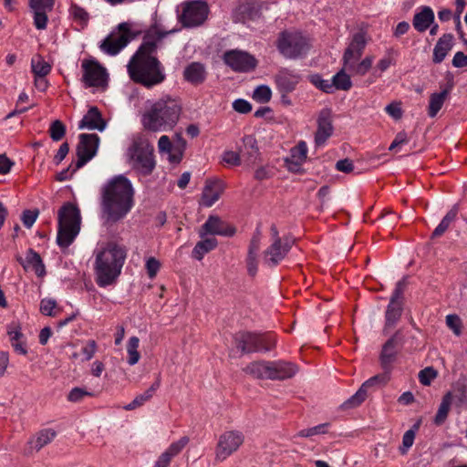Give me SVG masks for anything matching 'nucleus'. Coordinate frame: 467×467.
Masks as SVG:
<instances>
[{
	"label": "nucleus",
	"instance_id": "nucleus-18",
	"mask_svg": "<svg viewBox=\"0 0 467 467\" xmlns=\"http://www.w3.org/2000/svg\"><path fill=\"white\" fill-rule=\"evenodd\" d=\"M235 233V227L228 224L217 215H210L198 231L201 238H204L208 234L230 237Z\"/></svg>",
	"mask_w": 467,
	"mask_h": 467
},
{
	"label": "nucleus",
	"instance_id": "nucleus-50",
	"mask_svg": "<svg viewBox=\"0 0 467 467\" xmlns=\"http://www.w3.org/2000/svg\"><path fill=\"white\" fill-rule=\"evenodd\" d=\"M414 428L415 430L410 429L407 431L402 437V445L400 447L401 454H406L409 449L413 445L418 426L415 425Z\"/></svg>",
	"mask_w": 467,
	"mask_h": 467
},
{
	"label": "nucleus",
	"instance_id": "nucleus-64",
	"mask_svg": "<svg viewBox=\"0 0 467 467\" xmlns=\"http://www.w3.org/2000/svg\"><path fill=\"white\" fill-rule=\"evenodd\" d=\"M452 66L455 67H467V55L463 52L458 51L455 53L452 58Z\"/></svg>",
	"mask_w": 467,
	"mask_h": 467
},
{
	"label": "nucleus",
	"instance_id": "nucleus-43",
	"mask_svg": "<svg viewBox=\"0 0 467 467\" xmlns=\"http://www.w3.org/2000/svg\"><path fill=\"white\" fill-rule=\"evenodd\" d=\"M457 213V208L453 207L442 218L439 225L434 229L431 237L436 238L441 236L450 227L451 223L455 221Z\"/></svg>",
	"mask_w": 467,
	"mask_h": 467
},
{
	"label": "nucleus",
	"instance_id": "nucleus-38",
	"mask_svg": "<svg viewBox=\"0 0 467 467\" xmlns=\"http://www.w3.org/2000/svg\"><path fill=\"white\" fill-rule=\"evenodd\" d=\"M449 95V89H444L439 93H432L430 97L428 115L431 118H434L442 108L447 97Z\"/></svg>",
	"mask_w": 467,
	"mask_h": 467
},
{
	"label": "nucleus",
	"instance_id": "nucleus-35",
	"mask_svg": "<svg viewBox=\"0 0 467 467\" xmlns=\"http://www.w3.org/2000/svg\"><path fill=\"white\" fill-rule=\"evenodd\" d=\"M158 148L160 152H165L170 155V161L172 162H179L182 159V152L172 145L168 136L162 135L158 141Z\"/></svg>",
	"mask_w": 467,
	"mask_h": 467
},
{
	"label": "nucleus",
	"instance_id": "nucleus-22",
	"mask_svg": "<svg viewBox=\"0 0 467 467\" xmlns=\"http://www.w3.org/2000/svg\"><path fill=\"white\" fill-rule=\"evenodd\" d=\"M223 189V183L221 181L215 179L206 180L200 203L205 207H211L219 200Z\"/></svg>",
	"mask_w": 467,
	"mask_h": 467
},
{
	"label": "nucleus",
	"instance_id": "nucleus-10",
	"mask_svg": "<svg viewBox=\"0 0 467 467\" xmlns=\"http://www.w3.org/2000/svg\"><path fill=\"white\" fill-rule=\"evenodd\" d=\"M244 434L239 430H226L218 438L215 461L223 462L236 452L244 442Z\"/></svg>",
	"mask_w": 467,
	"mask_h": 467
},
{
	"label": "nucleus",
	"instance_id": "nucleus-9",
	"mask_svg": "<svg viewBox=\"0 0 467 467\" xmlns=\"http://www.w3.org/2000/svg\"><path fill=\"white\" fill-rule=\"evenodd\" d=\"M277 48L286 58H297L309 50L308 39L299 32H282L277 39Z\"/></svg>",
	"mask_w": 467,
	"mask_h": 467
},
{
	"label": "nucleus",
	"instance_id": "nucleus-40",
	"mask_svg": "<svg viewBox=\"0 0 467 467\" xmlns=\"http://www.w3.org/2000/svg\"><path fill=\"white\" fill-rule=\"evenodd\" d=\"M402 305L403 303L389 302L386 311V322L384 330L393 327L399 321L402 313Z\"/></svg>",
	"mask_w": 467,
	"mask_h": 467
},
{
	"label": "nucleus",
	"instance_id": "nucleus-60",
	"mask_svg": "<svg viewBox=\"0 0 467 467\" xmlns=\"http://www.w3.org/2000/svg\"><path fill=\"white\" fill-rule=\"evenodd\" d=\"M161 268V263L155 257H150L146 261V270L150 278H154Z\"/></svg>",
	"mask_w": 467,
	"mask_h": 467
},
{
	"label": "nucleus",
	"instance_id": "nucleus-6",
	"mask_svg": "<svg viewBox=\"0 0 467 467\" xmlns=\"http://www.w3.org/2000/svg\"><path fill=\"white\" fill-rule=\"evenodd\" d=\"M153 151V146L143 137L139 136L133 140L128 155L130 163L138 175L148 176L152 173L156 166Z\"/></svg>",
	"mask_w": 467,
	"mask_h": 467
},
{
	"label": "nucleus",
	"instance_id": "nucleus-27",
	"mask_svg": "<svg viewBox=\"0 0 467 467\" xmlns=\"http://www.w3.org/2000/svg\"><path fill=\"white\" fill-rule=\"evenodd\" d=\"M188 442V437H182L179 441L172 442L169 448L158 458L154 467H168L171 459L178 455Z\"/></svg>",
	"mask_w": 467,
	"mask_h": 467
},
{
	"label": "nucleus",
	"instance_id": "nucleus-24",
	"mask_svg": "<svg viewBox=\"0 0 467 467\" xmlns=\"http://www.w3.org/2000/svg\"><path fill=\"white\" fill-rule=\"evenodd\" d=\"M240 153L244 163L247 166L254 165L260 157L257 140L253 135H246L243 138V146Z\"/></svg>",
	"mask_w": 467,
	"mask_h": 467
},
{
	"label": "nucleus",
	"instance_id": "nucleus-63",
	"mask_svg": "<svg viewBox=\"0 0 467 467\" xmlns=\"http://www.w3.org/2000/svg\"><path fill=\"white\" fill-rule=\"evenodd\" d=\"M233 108L235 111L246 114L249 113L252 110V105L245 99H236L233 103Z\"/></svg>",
	"mask_w": 467,
	"mask_h": 467
},
{
	"label": "nucleus",
	"instance_id": "nucleus-39",
	"mask_svg": "<svg viewBox=\"0 0 467 467\" xmlns=\"http://www.w3.org/2000/svg\"><path fill=\"white\" fill-rule=\"evenodd\" d=\"M347 71H348V68L342 67V68L333 76L331 80L334 90L348 91L352 88L350 75L348 74Z\"/></svg>",
	"mask_w": 467,
	"mask_h": 467
},
{
	"label": "nucleus",
	"instance_id": "nucleus-30",
	"mask_svg": "<svg viewBox=\"0 0 467 467\" xmlns=\"http://www.w3.org/2000/svg\"><path fill=\"white\" fill-rule=\"evenodd\" d=\"M271 361L257 360L249 363L243 371L255 379H270Z\"/></svg>",
	"mask_w": 467,
	"mask_h": 467
},
{
	"label": "nucleus",
	"instance_id": "nucleus-29",
	"mask_svg": "<svg viewBox=\"0 0 467 467\" xmlns=\"http://www.w3.org/2000/svg\"><path fill=\"white\" fill-rule=\"evenodd\" d=\"M18 261L25 270H32L37 276H43L46 274L45 265L40 255L32 249L28 250L25 259L20 257Z\"/></svg>",
	"mask_w": 467,
	"mask_h": 467
},
{
	"label": "nucleus",
	"instance_id": "nucleus-44",
	"mask_svg": "<svg viewBox=\"0 0 467 467\" xmlns=\"http://www.w3.org/2000/svg\"><path fill=\"white\" fill-rule=\"evenodd\" d=\"M307 157V146L305 141H300L298 144L291 150L292 163L296 166H301L306 160Z\"/></svg>",
	"mask_w": 467,
	"mask_h": 467
},
{
	"label": "nucleus",
	"instance_id": "nucleus-16",
	"mask_svg": "<svg viewBox=\"0 0 467 467\" xmlns=\"http://www.w3.org/2000/svg\"><path fill=\"white\" fill-rule=\"evenodd\" d=\"M265 3L261 0H239L234 12L235 22L255 21L262 16Z\"/></svg>",
	"mask_w": 467,
	"mask_h": 467
},
{
	"label": "nucleus",
	"instance_id": "nucleus-37",
	"mask_svg": "<svg viewBox=\"0 0 467 467\" xmlns=\"http://www.w3.org/2000/svg\"><path fill=\"white\" fill-rule=\"evenodd\" d=\"M30 8L34 13V25L39 30H44L47 28V12H50L53 7H47L44 5H38V6H35L33 4H29Z\"/></svg>",
	"mask_w": 467,
	"mask_h": 467
},
{
	"label": "nucleus",
	"instance_id": "nucleus-61",
	"mask_svg": "<svg viewBox=\"0 0 467 467\" xmlns=\"http://www.w3.org/2000/svg\"><path fill=\"white\" fill-rule=\"evenodd\" d=\"M38 216V211L26 210L22 214V222L26 228L32 227Z\"/></svg>",
	"mask_w": 467,
	"mask_h": 467
},
{
	"label": "nucleus",
	"instance_id": "nucleus-11",
	"mask_svg": "<svg viewBox=\"0 0 467 467\" xmlns=\"http://www.w3.org/2000/svg\"><path fill=\"white\" fill-rule=\"evenodd\" d=\"M82 81L85 87L104 89L108 86V74L106 68L98 61L85 59L82 61Z\"/></svg>",
	"mask_w": 467,
	"mask_h": 467
},
{
	"label": "nucleus",
	"instance_id": "nucleus-5",
	"mask_svg": "<svg viewBox=\"0 0 467 467\" xmlns=\"http://www.w3.org/2000/svg\"><path fill=\"white\" fill-rule=\"evenodd\" d=\"M57 220V243L59 247L67 248L80 231V211L75 204L67 202L58 210Z\"/></svg>",
	"mask_w": 467,
	"mask_h": 467
},
{
	"label": "nucleus",
	"instance_id": "nucleus-15",
	"mask_svg": "<svg viewBox=\"0 0 467 467\" xmlns=\"http://www.w3.org/2000/svg\"><path fill=\"white\" fill-rule=\"evenodd\" d=\"M99 143V138L97 134L79 135V142L77 147L78 161L75 164V170L83 167L97 153Z\"/></svg>",
	"mask_w": 467,
	"mask_h": 467
},
{
	"label": "nucleus",
	"instance_id": "nucleus-20",
	"mask_svg": "<svg viewBox=\"0 0 467 467\" xmlns=\"http://www.w3.org/2000/svg\"><path fill=\"white\" fill-rule=\"evenodd\" d=\"M301 79L299 73L288 68H281L275 76V83L279 92H293Z\"/></svg>",
	"mask_w": 467,
	"mask_h": 467
},
{
	"label": "nucleus",
	"instance_id": "nucleus-4",
	"mask_svg": "<svg viewBox=\"0 0 467 467\" xmlns=\"http://www.w3.org/2000/svg\"><path fill=\"white\" fill-rule=\"evenodd\" d=\"M182 113L180 103L171 97H165L150 103L141 115V124L152 132L172 130Z\"/></svg>",
	"mask_w": 467,
	"mask_h": 467
},
{
	"label": "nucleus",
	"instance_id": "nucleus-3",
	"mask_svg": "<svg viewBox=\"0 0 467 467\" xmlns=\"http://www.w3.org/2000/svg\"><path fill=\"white\" fill-rule=\"evenodd\" d=\"M95 280L99 287L116 283L127 258V248L116 242H108L94 252Z\"/></svg>",
	"mask_w": 467,
	"mask_h": 467
},
{
	"label": "nucleus",
	"instance_id": "nucleus-8",
	"mask_svg": "<svg viewBox=\"0 0 467 467\" xmlns=\"http://www.w3.org/2000/svg\"><path fill=\"white\" fill-rule=\"evenodd\" d=\"M237 349L242 354L255 352H267L275 348L276 344L275 337L272 333H256L250 331H240L234 337Z\"/></svg>",
	"mask_w": 467,
	"mask_h": 467
},
{
	"label": "nucleus",
	"instance_id": "nucleus-36",
	"mask_svg": "<svg viewBox=\"0 0 467 467\" xmlns=\"http://www.w3.org/2000/svg\"><path fill=\"white\" fill-rule=\"evenodd\" d=\"M398 348L390 342L386 341L380 354V364L384 370L390 371L391 365L395 361Z\"/></svg>",
	"mask_w": 467,
	"mask_h": 467
},
{
	"label": "nucleus",
	"instance_id": "nucleus-49",
	"mask_svg": "<svg viewBox=\"0 0 467 467\" xmlns=\"http://www.w3.org/2000/svg\"><path fill=\"white\" fill-rule=\"evenodd\" d=\"M310 81L317 88H319L320 90H322L326 93L331 94L335 91L334 88H333L332 80L330 81L327 79H323L319 75L312 76Z\"/></svg>",
	"mask_w": 467,
	"mask_h": 467
},
{
	"label": "nucleus",
	"instance_id": "nucleus-46",
	"mask_svg": "<svg viewBox=\"0 0 467 467\" xmlns=\"http://www.w3.org/2000/svg\"><path fill=\"white\" fill-rule=\"evenodd\" d=\"M69 14L74 19V21L78 22L82 26L87 25L89 19L88 13L81 6L73 4L69 8Z\"/></svg>",
	"mask_w": 467,
	"mask_h": 467
},
{
	"label": "nucleus",
	"instance_id": "nucleus-26",
	"mask_svg": "<svg viewBox=\"0 0 467 467\" xmlns=\"http://www.w3.org/2000/svg\"><path fill=\"white\" fill-rule=\"evenodd\" d=\"M433 10L427 5L421 6L420 11L415 13L412 19V26L420 33L425 32L434 22Z\"/></svg>",
	"mask_w": 467,
	"mask_h": 467
},
{
	"label": "nucleus",
	"instance_id": "nucleus-12",
	"mask_svg": "<svg viewBox=\"0 0 467 467\" xmlns=\"http://www.w3.org/2000/svg\"><path fill=\"white\" fill-rule=\"evenodd\" d=\"M118 29L119 32H112L100 45L101 50L108 55H117L134 36L128 23L119 24Z\"/></svg>",
	"mask_w": 467,
	"mask_h": 467
},
{
	"label": "nucleus",
	"instance_id": "nucleus-62",
	"mask_svg": "<svg viewBox=\"0 0 467 467\" xmlns=\"http://www.w3.org/2000/svg\"><path fill=\"white\" fill-rule=\"evenodd\" d=\"M386 112L392 117L394 119L398 120L402 117V109L400 102H392L385 108Z\"/></svg>",
	"mask_w": 467,
	"mask_h": 467
},
{
	"label": "nucleus",
	"instance_id": "nucleus-19",
	"mask_svg": "<svg viewBox=\"0 0 467 467\" xmlns=\"http://www.w3.org/2000/svg\"><path fill=\"white\" fill-rule=\"evenodd\" d=\"M224 63L234 71L246 72L256 66V61L246 52L240 50H230L223 55Z\"/></svg>",
	"mask_w": 467,
	"mask_h": 467
},
{
	"label": "nucleus",
	"instance_id": "nucleus-23",
	"mask_svg": "<svg viewBox=\"0 0 467 467\" xmlns=\"http://www.w3.org/2000/svg\"><path fill=\"white\" fill-rule=\"evenodd\" d=\"M298 372L296 364L285 361L276 360L271 361L270 379L271 380H285L293 378Z\"/></svg>",
	"mask_w": 467,
	"mask_h": 467
},
{
	"label": "nucleus",
	"instance_id": "nucleus-51",
	"mask_svg": "<svg viewBox=\"0 0 467 467\" xmlns=\"http://www.w3.org/2000/svg\"><path fill=\"white\" fill-rule=\"evenodd\" d=\"M222 161L230 166H239L243 161L240 151L233 150L224 151L222 156Z\"/></svg>",
	"mask_w": 467,
	"mask_h": 467
},
{
	"label": "nucleus",
	"instance_id": "nucleus-55",
	"mask_svg": "<svg viewBox=\"0 0 467 467\" xmlns=\"http://www.w3.org/2000/svg\"><path fill=\"white\" fill-rule=\"evenodd\" d=\"M261 237V230L259 229V227H257L249 244L247 254L248 255H257V253L260 249Z\"/></svg>",
	"mask_w": 467,
	"mask_h": 467
},
{
	"label": "nucleus",
	"instance_id": "nucleus-28",
	"mask_svg": "<svg viewBox=\"0 0 467 467\" xmlns=\"http://www.w3.org/2000/svg\"><path fill=\"white\" fill-rule=\"evenodd\" d=\"M453 46V36L451 34L442 35L437 41L434 49L432 61L435 64L441 63Z\"/></svg>",
	"mask_w": 467,
	"mask_h": 467
},
{
	"label": "nucleus",
	"instance_id": "nucleus-59",
	"mask_svg": "<svg viewBox=\"0 0 467 467\" xmlns=\"http://www.w3.org/2000/svg\"><path fill=\"white\" fill-rule=\"evenodd\" d=\"M447 326L453 331L457 336L462 333V323L461 319L456 315H449L446 317Z\"/></svg>",
	"mask_w": 467,
	"mask_h": 467
},
{
	"label": "nucleus",
	"instance_id": "nucleus-54",
	"mask_svg": "<svg viewBox=\"0 0 467 467\" xmlns=\"http://www.w3.org/2000/svg\"><path fill=\"white\" fill-rule=\"evenodd\" d=\"M92 393L87 391L85 389L82 388H74L72 389L68 395L67 400L70 402H80L82 401L86 397H91Z\"/></svg>",
	"mask_w": 467,
	"mask_h": 467
},
{
	"label": "nucleus",
	"instance_id": "nucleus-21",
	"mask_svg": "<svg viewBox=\"0 0 467 467\" xmlns=\"http://www.w3.org/2000/svg\"><path fill=\"white\" fill-rule=\"evenodd\" d=\"M333 133L331 110L324 109L317 119V130L315 134V142L317 146L323 145Z\"/></svg>",
	"mask_w": 467,
	"mask_h": 467
},
{
	"label": "nucleus",
	"instance_id": "nucleus-56",
	"mask_svg": "<svg viewBox=\"0 0 467 467\" xmlns=\"http://www.w3.org/2000/svg\"><path fill=\"white\" fill-rule=\"evenodd\" d=\"M327 426H328V424L324 423V424L317 425V426L312 427V428L301 430L298 432L297 436L307 438V437H311V436H314V435H317V434H321V433H326L327 431Z\"/></svg>",
	"mask_w": 467,
	"mask_h": 467
},
{
	"label": "nucleus",
	"instance_id": "nucleus-34",
	"mask_svg": "<svg viewBox=\"0 0 467 467\" xmlns=\"http://www.w3.org/2000/svg\"><path fill=\"white\" fill-rule=\"evenodd\" d=\"M57 433L52 429H45L40 431L36 437L29 441L31 448L36 451H40L44 446L50 443L56 437Z\"/></svg>",
	"mask_w": 467,
	"mask_h": 467
},
{
	"label": "nucleus",
	"instance_id": "nucleus-7",
	"mask_svg": "<svg viewBox=\"0 0 467 467\" xmlns=\"http://www.w3.org/2000/svg\"><path fill=\"white\" fill-rule=\"evenodd\" d=\"M366 47V39L363 33H357L344 52L342 62L345 68L352 75L364 76L371 68L373 64L372 57H366L359 61Z\"/></svg>",
	"mask_w": 467,
	"mask_h": 467
},
{
	"label": "nucleus",
	"instance_id": "nucleus-52",
	"mask_svg": "<svg viewBox=\"0 0 467 467\" xmlns=\"http://www.w3.org/2000/svg\"><path fill=\"white\" fill-rule=\"evenodd\" d=\"M408 285L407 277H403L396 284L389 302L402 303L403 293Z\"/></svg>",
	"mask_w": 467,
	"mask_h": 467
},
{
	"label": "nucleus",
	"instance_id": "nucleus-41",
	"mask_svg": "<svg viewBox=\"0 0 467 467\" xmlns=\"http://www.w3.org/2000/svg\"><path fill=\"white\" fill-rule=\"evenodd\" d=\"M452 395L451 392L446 393L441 400L438 411L434 417V423L438 426L442 425L447 420L451 410Z\"/></svg>",
	"mask_w": 467,
	"mask_h": 467
},
{
	"label": "nucleus",
	"instance_id": "nucleus-57",
	"mask_svg": "<svg viewBox=\"0 0 467 467\" xmlns=\"http://www.w3.org/2000/svg\"><path fill=\"white\" fill-rule=\"evenodd\" d=\"M436 377L437 372L431 367H427L419 373L420 382L425 386H429Z\"/></svg>",
	"mask_w": 467,
	"mask_h": 467
},
{
	"label": "nucleus",
	"instance_id": "nucleus-31",
	"mask_svg": "<svg viewBox=\"0 0 467 467\" xmlns=\"http://www.w3.org/2000/svg\"><path fill=\"white\" fill-rule=\"evenodd\" d=\"M183 77L186 81L192 85L202 84L206 78L204 65L199 62L189 64L183 71Z\"/></svg>",
	"mask_w": 467,
	"mask_h": 467
},
{
	"label": "nucleus",
	"instance_id": "nucleus-1",
	"mask_svg": "<svg viewBox=\"0 0 467 467\" xmlns=\"http://www.w3.org/2000/svg\"><path fill=\"white\" fill-rule=\"evenodd\" d=\"M176 29L170 31L149 30L143 41L127 65L130 78L145 88H152L165 79L164 69L160 60L154 56L163 38Z\"/></svg>",
	"mask_w": 467,
	"mask_h": 467
},
{
	"label": "nucleus",
	"instance_id": "nucleus-32",
	"mask_svg": "<svg viewBox=\"0 0 467 467\" xmlns=\"http://www.w3.org/2000/svg\"><path fill=\"white\" fill-rule=\"evenodd\" d=\"M202 239V241L195 244L192 250V257L199 261L202 260L207 253L213 251L218 245V241L214 237H204Z\"/></svg>",
	"mask_w": 467,
	"mask_h": 467
},
{
	"label": "nucleus",
	"instance_id": "nucleus-47",
	"mask_svg": "<svg viewBox=\"0 0 467 467\" xmlns=\"http://www.w3.org/2000/svg\"><path fill=\"white\" fill-rule=\"evenodd\" d=\"M272 97L271 88L266 85L258 86L253 94V99L259 103H267Z\"/></svg>",
	"mask_w": 467,
	"mask_h": 467
},
{
	"label": "nucleus",
	"instance_id": "nucleus-2",
	"mask_svg": "<svg viewBox=\"0 0 467 467\" xmlns=\"http://www.w3.org/2000/svg\"><path fill=\"white\" fill-rule=\"evenodd\" d=\"M100 213L106 224H115L123 220L133 206L134 190L123 175L108 181L100 191Z\"/></svg>",
	"mask_w": 467,
	"mask_h": 467
},
{
	"label": "nucleus",
	"instance_id": "nucleus-48",
	"mask_svg": "<svg viewBox=\"0 0 467 467\" xmlns=\"http://www.w3.org/2000/svg\"><path fill=\"white\" fill-rule=\"evenodd\" d=\"M49 134L53 140H61L66 134V127L63 122L58 119L53 121L49 128Z\"/></svg>",
	"mask_w": 467,
	"mask_h": 467
},
{
	"label": "nucleus",
	"instance_id": "nucleus-13",
	"mask_svg": "<svg viewBox=\"0 0 467 467\" xmlns=\"http://www.w3.org/2000/svg\"><path fill=\"white\" fill-rule=\"evenodd\" d=\"M389 373L390 371L384 370L383 373L375 375L366 380L358 389V390L342 404V408L348 410L359 406L367 399L368 390L370 388H380L385 386L389 381Z\"/></svg>",
	"mask_w": 467,
	"mask_h": 467
},
{
	"label": "nucleus",
	"instance_id": "nucleus-25",
	"mask_svg": "<svg viewBox=\"0 0 467 467\" xmlns=\"http://www.w3.org/2000/svg\"><path fill=\"white\" fill-rule=\"evenodd\" d=\"M105 127L106 122L102 119L101 113L97 107H91L78 124L79 130L88 129L102 131Z\"/></svg>",
	"mask_w": 467,
	"mask_h": 467
},
{
	"label": "nucleus",
	"instance_id": "nucleus-42",
	"mask_svg": "<svg viewBox=\"0 0 467 467\" xmlns=\"http://www.w3.org/2000/svg\"><path fill=\"white\" fill-rule=\"evenodd\" d=\"M31 68L35 77H47L52 67L42 56L36 55L31 59Z\"/></svg>",
	"mask_w": 467,
	"mask_h": 467
},
{
	"label": "nucleus",
	"instance_id": "nucleus-17",
	"mask_svg": "<svg viewBox=\"0 0 467 467\" xmlns=\"http://www.w3.org/2000/svg\"><path fill=\"white\" fill-rule=\"evenodd\" d=\"M294 244L290 237L276 240L264 252V262L270 267L276 266L288 254Z\"/></svg>",
	"mask_w": 467,
	"mask_h": 467
},
{
	"label": "nucleus",
	"instance_id": "nucleus-45",
	"mask_svg": "<svg viewBox=\"0 0 467 467\" xmlns=\"http://www.w3.org/2000/svg\"><path fill=\"white\" fill-rule=\"evenodd\" d=\"M139 344H140V339L137 337H131L129 339V342L127 345V352L129 355L128 363L130 366L137 364L140 360V355L138 351Z\"/></svg>",
	"mask_w": 467,
	"mask_h": 467
},
{
	"label": "nucleus",
	"instance_id": "nucleus-58",
	"mask_svg": "<svg viewBox=\"0 0 467 467\" xmlns=\"http://www.w3.org/2000/svg\"><path fill=\"white\" fill-rule=\"evenodd\" d=\"M409 331L403 327L396 331V333L389 339L388 342L393 344L397 348L402 347L405 343Z\"/></svg>",
	"mask_w": 467,
	"mask_h": 467
},
{
	"label": "nucleus",
	"instance_id": "nucleus-53",
	"mask_svg": "<svg viewBox=\"0 0 467 467\" xmlns=\"http://www.w3.org/2000/svg\"><path fill=\"white\" fill-rule=\"evenodd\" d=\"M57 303L53 299H42L40 302V311L43 315L49 317H56L57 315V311H56Z\"/></svg>",
	"mask_w": 467,
	"mask_h": 467
},
{
	"label": "nucleus",
	"instance_id": "nucleus-33",
	"mask_svg": "<svg viewBox=\"0 0 467 467\" xmlns=\"http://www.w3.org/2000/svg\"><path fill=\"white\" fill-rule=\"evenodd\" d=\"M160 385L161 380L160 379H157V380L145 392L138 395L130 403L126 405L124 409L126 410H132L142 406L153 397V394L160 388Z\"/></svg>",
	"mask_w": 467,
	"mask_h": 467
},
{
	"label": "nucleus",
	"instance_id": "nucleus-14",
	"mask_svg": "<svg viewBox=\"0 0 467 467\" xmlns=\"http://www.w3.org/2000/svg\"><path fill=\"white\" fill-rule=\"evenodd\" d=\"M207 15V5L202 1H193L185 5L179 19L184 27H194L202 25Z\"/></svg>",
	"mask_w": 467,
	"mask_h": 467
}]
</instances>
